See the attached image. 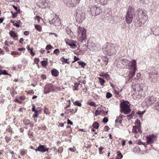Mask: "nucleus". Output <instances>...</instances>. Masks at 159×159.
<instances>
[{
    "label": "nucleus",
    "instance_id": "nucleus-53",
    "mask_svg": "<svg viewBox=\"0 0 159 159\" xmlns=\"http://www.w3.org/2000/svg\"><path fill=\"white\" fill-rule=\"evenodd\" d=\"M39 59L38 58H35L34 59V62L37 64H38V62H39Z\"/></svg>",
    "mask_w": 159,
    "mask_h": 159
},
{
    "label": "nucleus",
    "instance_id": "nucleus-18",
    "mask_svg": "<svg viewBox=\"0 0 159 159\" xmlns=\"http://www.w3.org/2000/svg\"><path fill=\"white\" fill-rule=\"evenodd\" d=\"M79 2L77 0H71L70 7H74L75 6L77 3H78Z\"/></svg>",
    "mask_w": 159,
    "mask_h": 159
},
{
    "label": "nucleus",
    "instance_id": "nucleus-44",
    "mask_svg": "<svg viewBox=\"0 0 159 159\" xmlns=\"http://www.w3.org/2000/svg\"><path fill=\"white\" fill-rule=\"evenodd\" d=\"M53 86V84H47L45 87H47V88H50V89L51 90Z\"/></svg>",
    "mask_w": 159,
    "mask_h": 159
},
{
    "label": "nucleus",
    "instance_id": "nucleus-3",
    "mask_svg": "<svg viewBox=\"0 0 159 159\" xmlns=\"http://www.w3.org/2000/svg\"><path fill=\"white\" fill-rule=\"evenodd\" d=\"M139 19L137 20V22L139 24V26H140L143 25L147 20V16L146 11L142 9H139L137 11Z\"/></svg>",
    "mask_w": 159,
    "mask_h": 159
},
{
    "label": "nucleus",
    "instance_id": "nucleus-28",
    "mask_svg": "<svg viewBox=\"0 0 159 159\" xmlns=\"http://www.w3.org/2000/svg\"><path fill=\"white\" fill-rule=\"evenodd\" d=\"M64 4L68 7H70V4L71 2V0H63Z\"/></svg>",
    "mask_w": 159,
    "mask_h": 159
},
{
    "label": "nucleus",
    "instance_id": "nucleus-46",
    "mask_svg": "<svg viewBox=\"0 0 159 159\" xmlns=\"http://www.w3.org/2000/svg\"><path fill=\"white\" fill-rule=\"evenodd\" d=\"M11 13L12 14V17L13 18H15L17 16V14L18 13L16 12L13 13L12 11H11Z\"/></svg>",
    "mask_w": 159,
    "mask_h": 159
},
{
    "label": "nucleus",
    "instance_id": "nucleus-25",
    "mask_svg": "<svg viewBox=\"0 0 159 159\" xmlns=\"http://www.w3.org/2000/svg\"><path fill=\"white\" fill-rule=\"evenodd\" d=\"M117 156L116 159H121L123 157V155L120 151H118L117 152Z\"/></svg>",
    "mask_w": 159,
    "mask_h": 159
},
{
    "label": "nucleus",
    "instance_id": "nucleus-10",
    "mask_svg": "<svg viewBox=\"0 0 159 159\" xmlns=\"http://www.w3.org/2000/svg\"><path fill=\"white\" fill-rule=\"evenodd\" d=\"M85 16V14L82 13L80 14H77L76 20L79 23L81 22L84 19Z\"/></svg>",
    "mask_w": 159,
    "mask_h": 159
},
{
    "label": "nucleus",
    "instance_id": "nucleus-57",
    "mask_svg": "<svg viewBox=\"0 0 159 159\" xmlns=\"http://www.w3.org/2000/svg\"><path fill=\"white\" fill-rule=\"evenodd\" d=\"M79 60V58H78V57H77L76 56H74V61H72V63H73L74 62L76 61H77L78 60Z\"/></svg>",
    "mask_w": 159,
    "mask_h": 159
},
{
    "label": "nucleus",
    "instance_id": "nucleus-64",
    "mask_svg": "<svg viewBox=\"0 0 159 159\" xmlns=\"http://www.w3.org/2000/svg\"><path fill=\"white\" fill-rule=\"evenodd\" d=\"M24 34L26 36L28 35L29 34V31H25L24 32Z\"/></svg>",
    "mask_w": 159,
    "mask_h": 159
},
{
    "label": "nucleus",
    "instance_id": "nucleus-14",
    "mask_svg": "<svg viewBox=\"0 0 159 159\" xmlns=\"http://www.w3.org/2000/svg\"><path fill=\"white\" fill-rule=\"evenodd\" d=\"M52 22L53 23L55 26H58L60 25V20L59 18H55L52 20Z\"/></svg>",
    "mask_w": 159,
    "mask_h": 159
},
{
    "label": "nucleus",
    "instance_id": "nucleus-6",
    "mask_svg": "<svg viewBox=\"0 0 159 159\" xmlns=\"http://www.w3.org/2000/svg\"><path fill=\"white\" fill-rule=\"evenodd\" d=\"M90 15L95 16L101 14L102 11L100 8L96 6H90L89 7Z\"/></svg>",
    "mask_w": 159,
    "mask_h": 159
},
{
    "label": "nucleus",
    "instance_id": "nucleus-43",
    "mask_svg": "<svg viewBox=\"0 0 159 159\" xmlns=\"http://www.w3.org/2000/svg\"><path fill=\"white\" fill-rule=\"evenodd\" d=\"M53 52L55 54L57 55H58L60 52L59 49H56L54 50Z\"/></svg>",
    "mask_w": 159,
    "mask_h": 159
},
{
    "label": "nucleus",
    "instance_id": "nucleus-60",
    "mask_svg": "<svg viewBox=\"0 0 159 159\" xmlns=\"http://www.w3.org/2000/svg\"><path fill=\"white\" fill-rule=\"evenodd\" d=\"M32 111L34 112L37 111V110H35V106L33 104H32Z\"/></svg>",
    "mask_w": 159,
    "mask_h": 159
},
{
    "label": "nucleus",
    "instance_id": "nucleus-52",
    "mask_svg": "<svg viewBox=\"0 0 159 159\" xmlns=\"http://www.w3.org/2000/svg\"><path fill=\"white\" fill-rule=\"evenodd\" d=\"M105 77L107 79V80H109L110 79L109 75L107 73H106Z\"/></svg>",
    "mask_w": 159,
    "mask_h": 159
},
{
    "label": "nucleus",
    "instance_id": "nucleus-54",
    "mask_svg": "<svg viewBox=\"0 0 159 159\" xmlns=\"http://www.w3.org/2000/svg\"><path fill=\"white\" fill-rule=\"evenodd\" d=\"M26 151H22L20 152V154L22 156H24L26 154Z\"/></svg>",
    "mask_w": 159,
    "mask_h": 159
},
{
    "label": "nucleus",
    "instance_id": "nucleus-7",
    "mask_svg": "<svg viewBox=\"0 0 159 159\" xmlns=\"http://www.w3.org/2000/svg\"><path fill=\"white\" fill-rule=\"evenodd\" d=\"M149 80L152 82H155L157 81V77L158 76V73L157 71H155L152 73H149Z\"/></svg>",
    "mask_w": 159,
    "mask_h": 159
},
{
    "label": "nucleus",
    "instance_id": "nucleus-62",
    "mask_svg": "<svg viewBox=\"0 0 159 159\" xmlns=\"http://www.w3.org/2000/svg\"><path fill=\"white\" fill-rule=\"evenodd\" d=\"M98 115H100L101 114L100 113H99V111L98 110H96L95 112V116H98Z\"/></svg>",
    "mask_w": 159,
    "mask_h": 159
},
{
    "label": "nucleus",
    "instance_id": "nucleus-55",
    "mask_svg": "<svg viewBox=\"0 0 159 159\" xmlns=\"http://www.w3.org/2000/svg\"><path fill=\"white\" fill-rule=\"evenodd\" d=\"M7 131L11 133L12 132V129L10 127H9L7 129Z\"/></svg>",
    "mask_w": 159,
    "mask_h": 159
},
{
    "label": "nucleus",
    "instance_id": "nucleus-48",
    "mask_svg": "<svg viewBox=\"0 0 159 159\" xmlns=\"http://www.w3.org/2000/svg\"><path fill=\"white\" fill-rule=\"evenodd\" d=\"M144 113V112L139 111L137 114L140 116H142L143 115Z\"/></svg>",
    "mask_w": 159,
    "mask_h": 159
},
{
    "label": "nucleus",
    "instance_id": "nucleus-49",
    "mask_svg": "<svg viewBox=\"0 0 159 159\" xmlns=\"http://www.w3.org/2000/svg\"><path fill=\"white\" fill-rule=\"evenodd\" d=\"M88 104H89L92 106H93V107H95L96 106V104L94 102H93L91 101V102H90L88 103Z\"/></svg>",
    "mask_w": 159,
    "mask_h": 159
},
{
    "label": "nucleus",
    "instance_id": "nucleus-34",
    "mask_svg": "<svg viewBox=\"0 0 159 159\" xmlns=\"http://www.w3.org/2000/svg\"><path fill=\"white\" fill-rule=\"evenodd\" d=\"M48 61L46 60H43L41 62V65L43 66H46L47 65Z\"/></svg>",
    "mask_w": 159,
    "mask_h": 159
},
{
    "label": "nucleus",
    "instance_id": "nucleus-16",
    "mask_svg": "<svg viewBox=\"0 0 159 159\" xmlns=\"http://www.w3.org/2000/svg\"><path fill=\"white\" fill-rule=\"evenodd\" d=\"M97 2L102 5H106L108 3L109 0H95Z\"/></svg>",
    "mask_w": 159,
    "mask_h": 159
},
{
    "label": "nucleus",
    "instance_id": "nucleus-61",
    "mask_svg": "<svg viewBox=\"0 0 159 159\" xmlns=\"http://www.w3.org/2000/svg\"><path fill=\"white\" fill-rule=\"evenodd\" d=\"M67 124L72 125L73 124V122L71 121L70 120L68 119L67 120Z\"/></svg>",
    "mask_w": 159,
    "mask_h": 159
},
{
    "label": "nucleus",
    "instance_id": "nucleus-41",
    "mask_svg": "<svg viewBox=\"0 0 159 159\" xmlns=\"http://www.w3.org/2000/svg\"><path fill=\"white\" fill-rule=\"evenodd\" d=\"M108 118L107 117H104L102 120V122L104 124L108 122Z\"/></svg>",
    "mask_w": 159,
    "mask_h": 159
},
{
    "label": "nucleus",
    "instance_id": "nucleus-35",
    "mask_svg": "<svg viewBox=\"0 0 159 159\" xmlns=\"http://www.w3.org/2000/svg\"><path fill=\"white\" fill-rule=\"evenodd\" d=\"M122 119H120L119 117L116 120L115 122L116 123H119L120 124H121L122 123Z\"/></svg>",
    "mask_w": 159,
    "mask_h": 159
},
{
    "label": "nucleus",
    "instance_id": "nucleus-23",
    "mask_svg": "<svg viewBox=\"0 0 159 159\" xmlns=\"http://www.w3.org/2000/svg\"><path fill=\"white\" fill-rule=\"evenodd\" d=\"M77 63L79 64V65L82 68H84L86 65V64L85 63L82 61H78Z\"/></svg>",
    "mask_w": 159,
    "mask_h": 159
},
{
    "label": "nucleus",
    "instance_id": "nucleus-20",
    "mask_svg": "<svg viewBox=\"0 0 159 159\" xmlns=\"http://www.w3.org/2000/svg\"><path fill=\"white\" fill-rule=\"evenodd\" d=\"M66 44L70 46L71 48H74L76 47V43L75 42L69 43L66 42Z\"/></svg>",
    "mask_w": 159,
    "mask_h": 159
},
{
    "label": "nucleus",
    "instance_id": "nucleus-37",
    "mask_svg": "<svg viewBox=\"0 0 159 159\" xmlns=\"http://www.w3.org/2000/svg\"><path fill=\"white\" fill-rule=\"evenodd\" d=\"M74 104L75 105L78 106L79 107H81L82 104L79 101H76L74 103Z\"/></svg>",
    "mask_w": 159,
    "mask_h": 159
},
{
    "label": "nucleus",
    "instance_id": "nucleus-15",
    "mask_svg": "<svg viewBox=\"0 0 159 159\" xmlns=\"http://www.w3.org/2000/svg\"><path fill=\"white\" fill-rule=\"evenodd\" d=\"M154 138L153 136L151 135L146 137L147 142L148 144L152 143H153Z\"/></svg>",
    "mask_w": 159,
    "mask_h": 159
},
{
    "label": "nucleus",
    "instance_id": "nucleus-4",
    "mask_svg": "<svg viewBox=\"0 0 159 159\" xmlns=\"http://www.w3.org/2000/svg\"><path fill=\"white\" fill-rule=\"evenodd\" d=\"M120 112L125 115L129 114L131 109L130 108V104L129 102L128 101H124L120 103Z\"/></svg>",
    "mask_w": 159,
    "mask_h": 159
},
{
    "label": "nucleus",
    "instance_id": "nucleus-5",
    "mask_svg": "<svg viewBox=\"0 0 159 159\" xmlns=\"http://www.w3.org/2000/svg\"><path fill=\"white\" fill-rule=\"evenodd\" d=\"M135 14L134 8L132 7H129L125 16V20L127 23L129 24L131 23Z\"/></svg>",
    "mask_w": 159,
    "mask_h": 159
},
{
    "label": "nucleus",
    "instance_id": "nucleus-8",
    "mask_svg": "<svg viewBox=\"0 0 159 159\" xmlns=\"http://www.w3.org/2000/svg\"><path fill=\"white\" fill-rule=\"evenodd\" d=\"M156 101V98L153 96L147 97L145 101L147 106H149L154 103Z\"/></svg>",
    "mask_w": 159,
    "mask_h": 159
},
{
    "label": "nucleus",
    "instance_id": "nucleus-40",
    "mask_svg": "<svg viewBox=\"0 0 159 159\" xmlns=\"http://www.w3.org/2000/svg\"><path fill=\"white\" fill-rule=\"evenodd\" d=\"M13 7L15 10L16 11V12L19 13L20 12V9H19L17 7L13 5Z\"/></svg>",
    "mask_w": 159,
    "mask_h": 159
},
{
    "label": "nucleus",
    "instance_id": "nucleus-33",
    "mask_svg": "<svg viewBox=\"0 0 159 159\" xmlns=\"http://www.w3.org/2000/svg\"><path fill=\"white\" fill-rule=\"evenodd\" d=\"M23 122L24 123V124L26 125H29L30 124V121L29 120H24L23 121Z\"/></svg>",
    "mask_w": 159,
    "mask_h": 159
},
{
    "label": "nucleus",
    "instance_id": "nucleus-12",
    "mask_svg": "<svg viewBox=\"0 0 159 159\" xmlns=\"http://www.w3.org/2000/svg\"><path fill=\"white\" fill-rule=\"evenodd\" d=\"M39 7L42 8H45L48 6V4L46 0H40L39 3Z\"/></svg>",
    "mask_w": 159,
    "mask_h": 159
},
{
    "label": "nucleus",
    "instance_id": "nucleus-36",
    "mask_svg": "<svg viewBox=\"0 0 159 159\" xmlns=\"http://www.w3.org/2000/svg\"><path fill=\"white\" fill-rule=\"evenodd\" d=\"M134 112L132 111L131 113L129 115H127V116H126L127 117H128V120H129V119H130L131 118H132V117L133 116H134Z\"/></svg>",
    "mask_w": 159,
    "mask_h": 159
},
{
    "label": "nucleus",
    "instance_id": "nucleus-42",
    "mask_svg": "<svg viewBox=\"0 0 159 159\" xmlns=\"http://www.w3.org/2000/svg\"><path fill=\"white\" fill-rule=\"evenodd\" d=\"M11 22L13 23V25L17 27H20V25L18 24L17 23H15L12 20L11 21Z\"/></svg>",
    "mask_w": 159,
    "mask_h": 159
},
{
    "label": "nucleus",
    "instance_id": "nucleus-22",
    "mask_svg": "<svg viewBox=\"0 0 159 159\" xmlns=\"http://www.w3.org/2000/svg\"><path fill=\"white\" fill-rule=\"evenodd\" d=\"M9 34L11 37L14 38H16L18 36L15 32L12 30L10 31Z\"/></svg>",
    "mask_w": 159,
    "mask_h": 159
},
{
    "label": "nucleus",
    "instance_id": "nucleus-30",
    "mask_svg": "<svg viewBox=\"0 0 159 159\" xmlns=\"http://www.w3.org/2000/svg\"><path fill=\"white\" fill-rule=\"evenodd\" d=\"M135 125L134 126H136L139 127H141L140 121L138 120H137L135 122Z\"/></svg>",
    "mask_w": 159,
    "mask_h": 159
},
{
    "label": "nucleus",
    "instance_id": "nucleus-9",
    "mask_svg": "<svg viewBox=\"0 0 159 159\" xmlns=\"http://www.w3.org/2000/svg\"><path fill=\"white\" fill-rule=\"evenodd\" d=\"M146 30H148L150 34H153L155 35H159V28H156L154 27H152L151 28H146Z\"/></svg>",
    "mask_w": 159,
    "mask_h": 159
},
{
    "label": "nucleus",
    "instance_id": "nucleus-50",
    "mask_svg": "<svg viewBox=\"0 0 159 159\" xmlns=\"http://www.w3.org/2000/svg\"><path fill=\"white\" fill-rule=\"evenodd\" d=\"M69 111L70 112L73 113H75L77 111V109H75V110H74L73 109L70 108L69 109Z\"/></svg>",
    "mask_w": 159,
    "mask_h": 159
},
{
    "label": "nucleus",
    "instance_id": "nucleus-1",
    "mask_svg": "<svg viewBox=\"0 0 159 159\" xmlns=\"http://www.w3.org/2000/svg\"><path fill=\"white\" fill-rule=\"evenodd\" d=\"M122 64L127 67H132V69L130 71L128 72V79L131 81L134 79V76L137 70L136 62L135 60H133L130 62L129 60L123 59L121 60Z\"/></svg>",
    "mask_w": 159,
    "mask_h": 159
},
{
    "label": "nucleus",
    "instance_id": "nucleus-2",
    "mask_svg": "<svg viewBox=\"0 0 159 159\" xmlns=\"http://www.w3.org/2000/svg\"><path fill=\"white\" fill-rule=\"evenodd\" d=\"M119 46L111 43H107L102 48L104 53L111 56L116 54L119 50Z\"/></svg>",
    "mask_w": 159,
    "mask_h": 159
},
{
    "label": "nucleus",
    "instance_id": "nucleus-29",
    "mask_svg": "<svg viewBox=\"0 0 159 159\" xmlns=\"http://www.w3.org/2000/svg\"><path fill=\"white\" fill-rule=\"evenodd\" d=\"M98 79L99 80V82L101 85H103L104 84L105 82V80L101 78L98 77Z\"/></svg>",
    "mask_w": 159,
    "mask_h": 159
},
{
    "label": "nucleus",
    "instance_id": "nucleus-39",
    "mask_svg": "<svg viewBox=\"0 0 159 159\" xmlns=\"http://www.w3.org/2000/svg\"><path fill=\"white\" fill-rule=\"evenodd\" d=\"M11 54L12 55H20V52H19L16 51H12L11 52Z\"/></svg>",
    "mask_w": 159,
    "mask_h": 159
},
{
    "label": "nucleus",
    "instance_id": "nucleus-21",
    "mask_svg": "<svg viewBox=\"0 0 159 159\" xmlns=\"http://www.w3.org/2000/svg\"><path fill=\"white\" fill-rule=\"evenodd\" d=\"M60 60L64 63L69 64L70 62V61H69V59L68 58L65 59L63 57H61Z\"/></svg>",
    "mask_w": 159,
    "mask_h": 159
},
{
    "label": "nucleus",
    "instance_id": "nucleus-17",
    "mask_svg": "<svg viewBox=\"0 0 159 159\" xmlns=\"http://www.w3.org/2000/svg\"><path fill=\"white\" fill-rule=\"evenodd\" d=\"M51 72L52 75L55 77H57L59 75V72L56 69H52L51 70Z\"/></svg>",
    "mask_w": 159,
    "mask_h": 159
},
{
    "label": "nucleus",
    "instance_id": "nucleus-24",
    "mask_svg": "<svg viewBox=\"0 0 159 159\" xmlns=\"http://www.w3.org/2000/svg\"><path fill=\"white\" fill-rule=\"evenodd\" d=\"M44 93L47 94L49 93L51 91V89L50 88L47 87H44Z\"/></svg>",
    "mask_w": 159,
    "mask_h": 159
},
{
    "label": "nucleus",
    "instance_id": "nucleus-13",
    "mask_svg": "<svg viewBox=\"0 0 159 159\" xmlns=\"http://www.w3.org/2000/svg\"><path fill=\"white\" fill-rule=\"evenodd\" d=\"M48 148H46L44 145H40L38 147L37 149H35V151H38L42 152H45L46 151L48 152Z\"/></svg>",
    "mask_w": 159,
    "mask_h": 159
},
{
    "label": "nucleus",
    "instance_id": "nucleus-19",
    "mask_svg": "<svg viewBox=\"0 0 159 159\" xmlns=\"http://www.w3.org/2000/svg\"><path fill=\"white\" fill-rule=\"evenodd\" d=\"M141 131L140 128L134 126L133 127L132 132L133 133H137L138 132H140V131Z\"/></svg>",
    "mask_w": 159,
    "mask_h": 159
},
{
    "label": "nucleus",
    "instance_id": "nucleus-31",
    "mask_svg": "<svg viewBox=\"0 0 159 159\" xmlns=\"http://www.w3.org/2000/svg\"><path fill=\"white\" fill-rule=\"evenodd\" d=\"M35 28L37 30L39 31H41L42 30L41 26L39 25H35Z\"/></svg>",
    "mask_w": 159,
    "mask_h": 159
},
{
    "label": "nucleus",
    "instance_id": "nucleus-59",
    "mask_svg": "<svg viewBox=\"0 0 159 159\" xmlns=\"http://www.w3.org/2000/svg\"><path fill=\"white\" fill-rule=\"evenodd\" d=\"M137 142V143L139 145L143 144V143L140 140H139L136 141Z\"/></svg>",
    "mask_w": 159,
    "mask_h": 159
},
{
    "label": "nucleus",
    "instance_id": "nucleus-63",
    "mask_svg": "<svg viewBox=\"0 0 159 159\" xmlns=\"http://www.w3.org/2000/svg\"><path fill=\"white\" fill-rule=\"evenodd\" d=\"M41 77L43 79H46V76L44 74H43L41 75Z\"/></svg>",
    "mask_w": 159,
    "mask_h": 159
},
{
    "label": "nucleus",
    "instance_id": "nucleus-32",
    "mask_svg": "<svg viewBox=\"0 0 159 159\" xmlns=\"http://www.w3.org/2000/svg\"><path fill=\"white\" fill-rule=\"evenodd\" d=\"M155 109L159 112V102H157L154 106Z\"/></svg>",
    "mask_w": 159,
    "mask_h": 159
},
{
    "label": "nucleus",
    "instance_id": "nucleus-45",
    "mask_svg": "<svg viewBox=\"0 0 159 159\" xmlns=\"http://www.w3.org/2000/svg\"><path fill=\"white\" fill-rule=\"evenodd\" d=\"M112 95L111 93L109 92H107L106 95V97L107 98H110L111 97Z\"/></svg>",
    "mask_w": 159,
    "mask_h": 159
},
{
    "label": "nucleus",
    "instance_id": "nucleus-47",
    "mask_svg": "<svg viewBox=\"0 0 159 159\" xmlns=\"http://www.w3.org/2000/svg\"><path fill=\"white\" fill-rule=\"evenodd\" d=\"M0 72H1V73L2 75H6L7 74V71L5 70H2L1 69H0Z\"/></svg>",
    "mask_w": 159,
    "mask_h": 159
},
{
    "label": "nucleus",
    "instance_id": "nucleus-11",
    "mask_svg": "<svg viewBox=\"0 0 159 159\" xmlns=\"http://www.w3.org/2000/svg\"><path fill=\"white\" fill-rule=\"evenodd\" d=\"M79 30H78L79 34H81V37L83 39H86V31L83 28L79 27L78 28Z\"/></svg>",
    "mask_w": 159,
    "mask_h": 159
},
{
    "label": "nucleus",
    "instance_id": "nucleus-27",
    "mask_svg": "<svg viewBox=\"0 0 159 159\" xmlns=\"http://www.w3.org/2000/svg\"><path fill=\"white\" fill-rule=\"evenodd\" d=\"M66 33L69 35V36L71 37V36H72L73 33L68 28L66 30Z\"/></svg>",
    "mask_w": 159,
    "mask_h": 159
},
{
    "label": "nucleus",
    "instance_id": "nucleus-51",
    "mask_svg": "<svg viewBox=\"0 0 159 159\" xmlns=\"http://www.w3.org/2000/svg\"><path fill=\"white\" fill-rule=\"evenodd\" d=\"M38 116V111L34 112V114L33 115V117L34 118L37 117Z\"/></svg>",
    "mask_w": 159,
    "mask_h": 159
},
{
    "label": "nucleus",
    "instance_id": "nucleus-56",
    "mask_svg": "<svg viewBox=\"0 0 159 159\" xmlns=\"http://www.w3.org/2000/svg\"><path fill=\"white\" fill-rule=\"evenodd\" d=\"M28 135L30 136V138H31L33 136L32 132L30 130L28 133Z\"/></svg>",
    "mask_w": 159,
    "mask_h": 159
},
{
    "label": "nucleus",
    "instance_id": "nucleus-58",
    "mask_svg": "<svg viewBox=\"0 0 159 159\" xmlns=\"http://www.w3.org/2000/svg\"><path fill=\"white\" fill-rule=\"evenodd\" d=\"M110 129V128H109V127L108 126H105L104 127V131H108V130Z\"/></svg>",
    "mask_w": 159,
    "mask_h": 159
},
{
    "label": "nucleus",
    "instance_id": "nucleus-26",
    "mask_svg": "<svg viewBox=\"0 0 159 159\" xmlns=\"http://www.w3.org/2000/svg\"><path fill=\"white\" fill-rule=\"evenodd\" d=\"M92 126L94 128L98 129L99 127V124L97 122H95L93 123Z\"/></svg>",
    "mask_w": 159,
    "mask_h": 159
},
{
    "label": "nucleus",
    "instance_id": "nucleus-38",
    "mask_svg": "<svg viewBox=\"0 0 159 159\" xmlns=\"http://www.w3.org/2000/svg\"><path fill=\"white\" fill-rule=\"evenodd\" d=\"M53 48V47L50 44H48L47 45L45 49L47 50L48 51Z\"/></svg>",
    "mask_w": 159,
    "mask_h": 159
}]
</instances>
